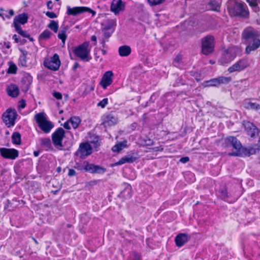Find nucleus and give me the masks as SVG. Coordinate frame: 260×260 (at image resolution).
I'll return each instance as SVG.
<instances>
[{
	"label": "nucleus",
	"instance_id": "nucleus-1",
	"mask_svg": "<svg viewBox=\"0 0 260 260\" xmlns=\"http://www.w3.org/2000/svg\"><path fill=\"white\" fill-rule=\"evenodd\" d=\"M242 36L247 44L245 49L246 54H249L251 51H255L259 47L260 39L258 38L257 32L252 28H246L242 34Z\"/></svg>",
	"mask_w": 260,
	"mask_h": 260
},
{
	"label": "nucleus",
	"instance_id": "nucleus-2",
	"mask_svg": "<svg viewBox=\"0 0 260 260\" xmlns=\"http://www.w3.org/2000/svg\"><path fill=\"white\" fill-rule=\"evenodd\" d=\"M228 10L232 16L247 17L249 14L246 4L238 0H230L228 2Z\"/></svg>",
	"mask_w": 260,
	"mask_h": 260
},
{
	"label": "nucleus",
	"instance_id": "nucleus-3",
	"mask_svg": "<svg viewBox=\"0 0 260 260\" xmlns=\"http://www.w3.org/2000/svg\"><path fill=\"white\" fill-rule=\"evenodd\" d=\"M35 118L40 128L45 133H49L54 126L53 124L47 119L43 112L36 114Z\"/></svg>",
	"mask_w": 260,
	"mask_h": 260
},
{
	"label": "nucleus",
	"instance_id": "nucleus-4",
	"mask_svg": "<svg viewBox=\"0 0 260 260\" xmlns=\"http://www.w3.org/2000/svg\"><path fill=\"white\" fill-rule=\"evenodd\" d=\"M90 51V48L88 42L83 43L74 50V53L77 57H79L81 60L86 61H89L90 59L89 55Z\"/></svg>",
	"mask_w": 260,
	"mask_h": 260
},
{
	"label": "nucleus",
	"instance_id": "nucleus-5",
	"mask_svg": "<svg viewBox=\"0 0 260 260\" xmlns=\"http://www.w3.org/2000/svg\"><path fill=\"white\" fill-rule=\"evenodd\" d=\"M214 38L211 36H208L203 38L202 41V51L204 54L208 55L213 51L214 46Z\"/></svg>",
	"mask_w": 260,
	"mask_h": 260
},
{
	"label": "nucleus",
	"instance_id": "nucleus-6",
	"mask_svg": "<svg viewBox=\"0 0 260 260\" xmlns=\"http://www.w3.org/2000/svg\"><path fill=\"white\" fill-rule=\"evenodd\" d=\"M225 142L228 145L232 146L236 152L229 153L232 156H240L241 155L240 150L242 148V145L238 139L233 136H229L225 139Z\"/></svg>",
	"mask_w": 260,
	"mask_h": 260
},
{
	"label": "nucleus",
	"instance_id": "nucleus-7",
	"mask_svg": "<svg viewBox=\"0 0 260 260\" xmlns=\"http://www.w3.org/2000/svg\"><path fill=\"white\" fill-rule=\"evenodd\" d=\"M17 116L15 110L9 109L3 115V121L8 127H11L14 125Z\"/></svg>",
	"mask_w": 260,
	"mask_h": 260
},
{
	"label": "nucleus",
	"instance_id": "nucleus-8",
	"mask_svg": "<svg viewBox=\"0 0 260 260\" xmlns=\"http://www.w3.org/2000/svg\"><path fill=\"white\" fill-rule=\"evenodd\" d=\"M237 50L235 47L229 48L224 51L219 61L222 64L229 63L236 57Z\"/></svg>",
	"mask_w": 260,
	"mask_h": 260
},
{
	"label": "nucleus",
	"instance_id": "nucleus-9",
	"mask_svg": "<svg viewBox=\"0 0 260 260\" xmlns=\"http://www.w3.org/2000/svg\"><path fill=\"white\" fill-rule=\"evenodd\" d=\"M250 66V61L247 58H242L235 62L228 69L230 73L241 72Z\"/></svg>",
	"mask_w": 260,
	"mask_h": 260
},
{
	"label": "nucleus",
	"instance_id": "nucleus-10",
	"mask_svg": "<svg viewBox=\"0 0 260 260\" xmlns=\"http://www.w3.org/2000/svg\"><path fill=\"white\" fill-rule=\"evenodd\" d=\"M44 65L50 70L57 71L60 66L59 56L54 54L52 57L46 59L44 61Z\"/></svg>",
	"mask_w": 260,
	"mask_h": 260
},
{
	"label": "nucleus",
	"instance_id": "nucleus-11",
	"mask_svg": "<svg viewBox=\"0 0 260 260\" xmlns=\"http://www.w3.org/2000/svg\"><path fill=\"white\" fill-rule=\"evenodd\" d=\"M87 12L92 14V16H94L95 15V12L92 9L85 7H76L71 8L67 7V14L69 15L76 16L79 14Z\"/></svg>",
	"mask_w": 260,
	"mask_h": 260
},
{
	"label": "nucleus",
	"instance_id": "nucleus-12",
	"mask_svg": "<svg viewBox=\"0 0 260 260\" xmlns=\"http://www.w3.org/2000/svg\"><path fill=\"white\" fill-rule=\"evenodd\" d=\"M92 152V147L88 143H82L79 146V148L77 151V155L80 158H84L90 155Z\"/></svg>",
	"mask_w": 260,
	"mask_h": 260
},
{
	"label": "nucleus",
	"instance_id": "nucleus-13",
	"mask_svg": "<svg viewBox=\"0 0 260 260\" xmlns=\"http://www.w3.org/2000/svg\"><path fill=\"white\" fill-rule=\"evenodd\" d=\"M65 132L61 127L57 128L52 135V142L55 146H62V140L64 137Z\"/></svg>",
	"mask_w": 260,
	"mask_h": 260
},
{
	"label": "nucleus",
	"instance_id": "nucleus-14",
	"mask_svg": "<svg viewBox=\"0 0 260 260\" xmlns=\"http://www.w3.org/2000/svg\"><path fill=\"white\" fill-rule=\"evenodd\" d=\"M0 153L5 158L15 159L18 156V151L15 149L0 148Z\"/></svg>",
	"mask_w": 260,
	"mask_h": 260
},
{
	"label": "nucleus",
	"instance_id": "nucleus-15",
	"mask_svg": "<svg viewBox=\"0 0 260 260\" xmlns=\"http://www.w3.org/2000/svg\"><path fill=\"white\" fill-rule=\"evenodd\" d=\"M125 5V3L122 2V0H114L111 3L110 10L115 15H117L120 12L124 11Z\"/></svg>",
	"mask_w": 260,
	"mask_h": 260
},
{
	"label": "nucleus",
	"instance_id": "nucleus-16",
	"mask_svg": "<svg viewBox=\"0 0 260 260\" xmlns=\"http://www.w3.org/2000/svg\"><path fill=\"white\" fill-rule=\"evenodd\" d=\"M243 125L244 126L247 134L251 137H253L255 135H257L258 134V130L257 128L253 125L252 123L247 121H244Z\"/></svg>",
	"mask_w": 260,
	"mask_h": 260
},
{
	"label": "nucleus",
	"instance_id": "nucleus-17",
	"mask_svg": "<svg viewBox=\"0 0 260 260\" xmlns=\"http://www.w3.org/2000/svg\"><path fill=\"white\" fill-rule=\"evenodd\" d=\"M84 169L86 171H88L91 173L103 174L106 171V169L105 168H103L100 166L88 163H87L85 166Z\"/></svg>",
	"mask_w": 260,
	"mask_h": 260
},
{
	"label": "nucleus",
	"instance_id": "nucleus-18",
	"mask_svg": "<svg viewBox=\"0 0 260 260\" xmlns=\"http://www.w3.org/2000/svg\"><path fill=\"white\" fill-rule=\"evenodd\" d=\"M102 124L105 127L111 126L117 122V119L112 114H109L104 115L102 117Z\"/></svg>",
	"mask_w": 260,
	"mask_h": 260
},
{
	"label": "nucleus",
	"instance_id": "nucleus-19",
	"mask_svg": "<svg viewBox=\"0 0 260 260\" xmlns=\"http://www.w3.org/2000/svg\"><path fill=\"white\" fill-rule=\"evenodd\" d=\"M113 74L112 71H107L103 75L101 81V85L103 88L106 89L112 83V77Z\"/></svg>",
	"mask_w": 260,
	"mask_h": 260
},
{
	"label": "nucleus",
	"instance_id": "nucleus-20",
	"mask_svg": "<svg viewBox=\"0 0 260 260\" xmlns=\"http://www.w3.org/2000/svg\"><path fill=\"white\" fill-rule=\"evenodd\" d=\"M188 240V237L187 234H180L175 238L176 244L177 246L181 247L186 243Z\"/></svg>",
	"mask_w": 260,
	"mask_h": 260
},
{
	"label": "nucleus",
	"instance_id": "nucleus-21",
	"mask_svg": "<svg viewBox=\"0 0 260 260\" xmlns=\"http://www.w3.org/2000/svg\"><path fill=\"white\" fill-rule=\"evenodd\" d=\"M7 91L8 94L13 98L17 97L19 93V88L15 84L9 85L7 87Z\"/></svg>",
	"mask_w": 260,
	"mask_h": 260
},
{
	"label": "nucleus",
	"instance_id": "nucleus-22",
	"mask_svg": "<svg viewBox=\"0 0 260 260\" xmlns=\"http://www.w3.org/2000/svg\"><path fill=\"white\" fill-rule=\"evenodd\" d=\"M28 15L23 13L15 17L14 19L13 24H24L27 22Z\"/></svg>",
	"mask_w": 260,
	"mask_h": 260
},
{
	"label": "nucleus",
	"instance_id": "nucleus-23",
	"mask_svg": "<svg viewBox=\"0 0 260 260\" xmlns=\"http://www.w3.org/2000/svg\"><path fill=\"white\" fill-rule=\"evenodd\" d=\"M136 160V157L131 154H128L122 157L118 161L115 163L116 165H121L125 163L133 162Z\"/></svg>",
	"mask_w": 260,
	"mask_h": 260
},
{
	"label": "nucleus",
	"instance_id": "nucleus-24",
	"mask_svg": "<svg viewBox=\"0 0 260 260\" xmlns=\"http://www.w3.org/2000/svg\"><path fill=\"white\" fill-rule=\"evenodd\" d=\"M118 52L120 56H127L131 53V47L127 45L120 46L118 49Z\"/></svg>",
	"mask_w": 260,
	"mask_h": 260
},
{
	"label": "nucleus",
	"instance_id": "nucleus-25",
	"mask_svg": "<svg viewBox=\"0 0 260 260\" xmlns=\"http://www.w3.org/2000/svg\"><path fill=\"white\" fill-rule=\"evenodd\" d=\"M20 51L22 54L20 55L19 59V63L23 67H27L28 52L22 49H20Z\"/></svg>",
	"mask_w": 260,
	"mask_h": 260
},
{
	"label": "nucleus",
	"instance_id": "nucleus-26",
	"mask_svg": "<svg viewBox=\"0 0 260 260\" xmlns=\"http://www.w3.org/2000/svg\"><path fill=\"white\" fill-rule=\"evenodd\" d=\"M103 28L109 30L112 28L116 25V21L115 19H110L107 20L103 24Z\"/></svg>",
	"mask_w": 260,
	"mask_h": 260
},
{
	"label": "nucleus",
	"instance_id": "nucleus-27",
	"mask_svg": "<svg viewBox=\"0 0 260 260\" xmlns=\"http://www.w3.org/2000/svg\"><path fill=\"white\" fill-rule=\"evenodd\" d=\"M244 105V107L246 109L256 110L260 109V105L256 103H252L250 101H245Z\"/></svg>",
	"mask_w": 260,
	"mask_h": 260
},
{
	"label": "nucleus",
	"instance_id": "nucleus-28",
	"mask_svg": "<svg viewBox=\"0 0 260 260\" xmlns=\"http://www.w3.org/2000/svg\"><path fill=\"white\" fill-rule=\"evenodd\" d=\"M126 143L127 142L126 141H124L121 142H119L117 144H116L115 145H114L112 147V150L114 152H119L121 150H122L124 148L126 147Z\"/></svg>",
	"mask_w": 260,
	"mask_h": 260
},
{
	"label": "nucleus",
	"instance_id": "nucleus-29",
	"mask_svg": "<svg viewBox=\"0 0 260 260\" xmlns=\"http://www.w3.org/2000/svg\"><path fill=\"white\" fill-rule=\"evenodd\" d=\"M219 84L217 78L205 81L203 83V86L205 87L209 86H217Z\"/></svg>",
	"mask_w": 260,
	"mask_h": 260
},
{
	"label": "nucleus",
	"instance_id": "nucleus-30",
	"mask_svg": "<svg viewBox=\"0 0 260 260\" xmlns=\"http://www.w3.org/2000/svg\"><path fill=\"white\" fill-rule=\"evenodd\" d=\"M71 124L74 128H76L81 122V120L78 117H72L69 119Z\"/></svg>",
	"mask_w": 260,
	"mask_h": 260
},
{
	"label": "nucleus",
	"instance_id": "nucleus-31",
	"mask_svg": "<svg viewBox=\"0 0 260 260\" xmlns=\"http://www.w3.org/2000/svg\"><path fill=\"white\" fill-rule=\"evenodd\" d=\"M13 143L15 144H20L21 143V135L18 132L14 133L12 136Z\"/></svg>",
	"mask_w": 260,
	"mask_h": 260
},
{
	"label": "nucleus",
	"instance_id": "nucleus-32",
	"mask_svg": "<svg viewBox=\"0 0 260 260\" xmlns=\"http://www.w3.org/2000/svg\"><path fill=\"white\" fill-rule=\"evenodd\" d=\"M51 35V32L48 30H45L42 32L39 36L40 41H43L48 39Z\"/></svg>",
	"mask_w": 260,
	"mask_h": 260
},
{
	"label": "nucleus",
	"instance_id": "nucleus-33",
	"mask_svg": "<svg viewBox=\"0 0 260 260\" xmlns=\"http://www.w3.org/2000/svg\"><path fill=\"white\" fill-rule=\"evenodd\" d=\"M218 84H228L232 81V78L231 77H224L220 76L217 78Z\"/></svg>",
	"mask_w": 260,
	"mask_h": 260
},
{
	"label": "nucleus",
	"instance_id": "nucleus-34",
	"mask_svg": "<svg viewBox=\"0 0 260 260\" xmlns=\"http://www.w3.org/2000/svg\"><path fill=\"white\" fill-rule=\"evenodd\" d=\"M14 15V12L13 10H10L8 12L7 11H3V12L0 13V16L2 17L3 20L5 18H10L11 16Z\"/></svg>",
	"mask_w": 260,
	"mask_h": 260
},
{
	"label": "nucleus",
	"instance_id": "nucleus-35",
	"mask_svg": "<svg viewBox=\"0 0 260 260\" xmlns=\"http://www.w3.org/2000/svg\"><path fill=\"white\" fill-rule=\"evenodd\" d=\"M66 31L67 29L66 28H63L62 29L59 31L58 34V38L61 40L63 44H64L67 39V35L66 34Z\"/></svg>",
	"mask_w": 260,
	"mask_h": 260
},
{
	"label": "nucleus",
	"instance_id": "nucleus-36",
	"mask_svg": "<svg viewBox=\"0 0 260 260\" xmlns=\"http://www.w3.org/2000/svg\"><path fill=\"white\" fill-rule=\"evenodd\" d=\"M48 27L52 30L54 32H57L58 28V25L57 22L52 20L48 24Z\"/></svg>",
	"mask_w": 260,
	"mask_h": 260
},
{
	"label": "nucleus",
	"instance_id": "nucleus-37",
	"mask_svg": "<svg viewBox=\"0 0 260 260\" xmlns=\"http://www.w3.org/2000/svg\"><path fill=\"white\" fill-rule=\"evenodd\" d=\"M249 5L253 9L254 11L257 12L259 10L257 7L258 0H246Z\"/></svg>",
	"mask_w": 260,
	"mask_h": 260
},
{
	"label": "nucleus",
	"instance_id": "nucleus-38",
	"mask_svg": "<svg viewBox=\"0 0 260 260\" xmlns=\"http://www.w3.org/2000/svg\"><path fill=\"white\" fill-rule=\"evenodd\" d=\"M209 5L212 10L214 11H218L220 8L219 3L215 0L211 1L209 3Z\"/></svg>",
	"mask_w": 260,
	"mask_h": 260
},
{
	"label": "nucleus",
	"instance_id": "nucleus-39",
	"mask_svg": "<svg viewBox=\"0 0 260 260\" xmlns=\"http://www.w3.org/2000/svg\"><path fill=\"white\" fill-rule=\"evenodd\" d=\"M165 0H148V3L151 6L160 5L164 3Z\"/></svg>",
	"mask_w": 260,
	"mask_h": 260
},
{
	"label": "nucleus",
	"instance_id": "nucleus-40",
	"mask_svg": "<svg viewBox=\"0 0 260 260\" xmlns=\"http://www.w3.org/2000/svg\"><path fill=\"white\" fill-rule=\"evenodd\" d=\"M17 71V67L15 64H12L9 66L8 69V73L10 74H15Z\"/></svg>",
	"mask_w": 260,
	"mask_h": 260
},
{
	"label": "nucleus",
	"instance_id": "nucleus-41",
	"mask_svg": "<svg viewBox=\"0 0 260 260\" xmlns=\"http://www.w3.org/2000/svg\"><path fill=\"white\" fill-rule=\"evenodd\" d=\"M40 142L42 145L46 147L50 145V140L49 138H42L40 140Z\"/></svg>",
	"mask_w": 260,
	"mask_h": 260
},
{
	"label": "nucleus",
	"instance_id": "nucleus-42",
	"mask_svg": "<svg viewBox=\"0 0 260 260\" xmlns=\"http://www.w3.org/2000/svg\"><path fill=\"white\" fill-rule=\"evenodd\" d=\"M108 103V99L107 98H105L102 100L101 102L98 103V106L101 107L102 108H104Z\"/></svg>",
	"mask_w": 260,
	"mask_h": 260
},
{
	"label": "nucleus",
	"instance_id": "nucleus-43",
	"mask_svg": "<svg viewBox=\"0 0 260 260\" xmlns=\"http://www.w3.org/2000/svg\"><path fill=\"white\" fill-rule=\"evenodd\" d=\"M131 259L132 260H141V257L139 254L134 252L131 256Z\"/></svg>",
	"mask_w": 260,
	"mask_h": 260
},
{
	"label": "nucleus",
	"instance_id": "nucleus-44",
	"mask_svg": "<svg viewBox=\"0 0 260 260\" xmlns=\"http://www.w3.org/2000/svg\"><path fill=\"white\" fill-rule=\"evenodd\" d=\"M53 95L57 100H61L62 99V94L59 92H53Z\"/></svg>",
	"mask_w": 260,
	"mask_h": 260
},
{
	"label": "nucleus",
	"instance_id": "nucleus-45",
	"mask_svg": "<svg viewBox=\"0 0 260 260\" xmlns=\"http://www.w3.org/2000/svg\"><path fill=\"white\" fill-rule=\"evenodd\" d=\"M46 15L50 18H54L57 17L56 15L53 12H47Z\"/></svg>",
	"mask_w": 260,
	"mask_h": 260
},
{
	"label": "nucleus",
	"instance_id": "nucleus-46",
	"mask_svg": "<svg viewBox=\"0 0 260 260\" xmlns=\"http://www.w3.org/2000/svg\"><path fill=\"white\" fill-rule=\"evenodd\" d=\"M220 195L222 199H225L228 197L227 191L226 189L222 190L220 191Z\"/></svg>",
	"mask_w": 260,
	"mask_h": 260
},
{
	"label": "nucleus",
	"instance_id": "nucleus-47",
	"mask_svg": "<svg viewBox=\"0 0 260 260\" xmlns=\"http://www.w3.org/2000/svg\"><path fill=\"white\" fill-rule=\"evenodd\" d=\"M16 31L19 34L22 29L18 24H13Z\"/></svg>",
	"mask_w": 260,
	"mask_h": 260
},
{
	"label": "nucleus",
	"instance_id": "nucleus-48",
	"mask_svg": "<svg viewBox=\"0 0 260 260\" xmlns=\"http://www.w3.org/2000/svg\"><path fill=\"white\" fill-rule=\"evenodd\" d=\"M189 160V158L188 157H182L181 158H180V161L182 163H183V164H185L187 162H188Z\"/></svg>",
	"mask_w": 260,
	"mask_h": 260
},
{
	"label": "nucleus",
	"instance_id": "nucleus-49",
	"mask_svg": "<svg viewBox=\"0 0 260 260\" xmlns=\"http://www.w3.org/2000/svg\"><path fill=\"white\" fill-rule=\"evenodd\" d=\"M68 175L69 176H73L76 175V171L73 169H70L69 170Z\"/></svg>",
	"mask_w": 260,
	"mask_h": 260
},
{
	"label": "nucleus",
	"instance_id": "nucleus-50",
	"mask_svg": "<svg viewBox=\"0 0 260 260\" xmlns=\"http://www.w3.org/2000/svg\"><path fill=\"white\" fill-rule=\"evenodd\" d=\"M70 124H71V123H70V121L68 120L67 121H66V122L64 123V124H63V126H64V128H67V129H70V128H71V127H70Z\"/></svg>",
	"mask_w": 260,
	"mask_h": 260
},
{
	"label": "nucleus",
	"instance_id": "nucleus-51",
	"mask_svg": "<svg viewBox=\"0 0 260 260\" xmlns=\"http://www.w3.org/2000/svg\"><path fill=\"white\" fill-rule=\"evenodd\" d=\"M145 144L146 145H148V146L152 145L153 144V141L150 140V139H148V140H146L145 141Z\"/></svg>",
	"mask_w": 260,
	"mask_h": 260
},
{
	"label": "nucleus",
	"instance_id": "nucleus-52",
	"mask_svg": "<svg viewBox=\"0 0 260 260\" xmlns=\"http://www.w3.org/2000/svg\"><path fill=\"white\" fill-rule=\"evenodd\" d=\"M181 60V58L179 56L176 57L174 59V64L175 66H177V64L179 63L180 60Z\"/></svg>",
	"mask_w": 260,
	"mask_h": 260
},
{
	"label": "nucleus",
	"instance_id": "nucleus-53",
	"mask_svg": "<svg viewBox=\"0 0 260 260\" xmlns=\"http://www.w3.org/2000/svg\"><path fill=\"white\" fill-rule=\"evenodd\" d=\"M47 7L49 9H52V2L51 1H48L47 2Z\"/></svg>",
	"mask_w": 260,
	"mask_h": 260
},
{
	"label": "nucleus",
	"instance_id": "nucleus-54",
	"mask_svg": "<svg viewBox=\"0 0 260 260\" xmlns=\"http://www.w3.org/2000/svg\"><path fill=\"white\" fill-rule=\"evenodd\" d=\"M13 39L15 40L16 43H18L19 42L18 36L16 35H13Z\"/></svg>",
	"mask_w": 260,
	"mask_h": 260
},
{
	"label": "nucleus",
	"instance_id": "nucleus-55",
	"mask_svg": "<svg viewBox=\"0 0 260 260\" xmlns=\"http://www.w3.org/2000/svg\"><path fill=\"white\" fill-rule=\"evenodd\" d=\"M4 46H5L7 49H9L11 47L10 43L9 42H4Z\"/></svg>",
	"mask_w": 260,
	"mask_h": 260
},
{
	"label": "nucleus",
	"instance_id": "nucleus-56",
	"mask_svg": "<svg viewBox=\"0 0 260 260\" xmlns=\"http://www.w3.org/2000/svg\"><path fill=\"white\" fill-rule=\"evenodd\" d=\"M79 67V64L78 63H75L73 66V69L76 70Z\"/></svg>",
	"mask_w": 260,
	"mask_h": 260
},
{
	"label": "nucleus",
	"instance_id": "nucleus-57",
	"mask_svg": "<svg viewBox=\"0 0 260 260\" xmlns=\"http://www.w3.org/2000/svg\"><path fill=\"white\" fill-rule=\"evenodd\" d=\"M256 152L255 149H251L250 150V152H249L250 154H253Z\"/></svg>",
	"mask_w": 260,
	"mask_h": 260
},
{
	"label": "nucleus",
	"instance_id": "nucleus-58",
	"mask_svg": "<svg viewBox=\"0 0 260 260\" xmlns=\"http://www.w3.org/2000/svg\"><path fill=\"white\" fill-rule=\"evenodd\" d=\"M39 151H34V155L37 157L39 155Z\"/></svg>",
	"mask_w": 260,
	"mask_h": 260
},
{
	"label": "nucleus",
	"instance_id": "nucleus-59",
	"mask_svg": "<svg viewBox=\"0 0 260 260\" xmlns=\"http://www.w3.org/2000/svg\"><path fill=\"white\" fill-rule=\"evenodd\" d=\"M21 35L23 36V37H27L26 32L25 31H23V33H22L21 34Z\"/></svg>",
	"mask_w": 260,
	"mask_h": 260
},
{
	"label": "nucleus",
	"instance_id": "nucleus-60",
	"mask_svg": "<svg viewBox=\"0 0 260 260\" xmlns=\"http://www.w3.org/2000/svg\"><path fill=\"white\" fill-rule=\"evenodd\" d=\"M91 40H92V41H96V37H95V36H92V37H91Z\"/></svg>",
	"mask_w": 260,
	"mask_h": 260
},
{
	"label": "nucleus",
	"instance_id": "nucleus-61",
	"mask_svg": "<svg viewBox=\"0 0 260 260\" xmlns=\"http://www.w3.org/2000/svg\"><path fill=\"white\" fill-rule=\"evenodd\" d=\"M258 148L257 149L259 150V149H260V137H259V141L258 142Z\"/></svg>",
	"mask_w": 260,
	"mask_h": 260
},
{
	"label": "nucleus",
	"instance_id": "nucleus-62",
	"mask_svg": "<svg viewBox=\"0 0 260 260\" xmlns=\"http://www.w3.org/2000/svg\"><path fill=\"white\" fill-rule=\"evenodd\" d=\"M258 148L257 149L259 150V149H260V137H259V141L258 142Z\"/></svg>",
	"mask_w": 260,
	"mask_h": 260
},
{
	"label": "nucleus",
	"instance_id": "nucleus-63",
	"mask_svg": "<svg viewBox=\"0 0 260 260\" xmlns=\"http://www.w3.org/2000/svg\"><path fill=\"white\" fill-rule=\"evenodd\" d=\"M25 104H24V103H23V104H22L21 105L20 107H21V108H24L25 107Z\"/></svg>",
	"mask_w": 260,
	"mask_h": 260
},
{
	"label": "nucleus",
	"instance_id": "nucleus-64",
	"mask_svg": "<svg viewBox=\"0 0 260 260\" xmlns=\"http://www.w3.org/2000/svg\"><path fill=\"white\" fill-rule=\"evenodd\" d=\"M105 35L106 36H107V37H109L110 36V34H109V33H108V34H107V33H106V32H105Z\"/></svg>",
	"mask_w": 260,
	"mask_h": 260
}]
</instances>
